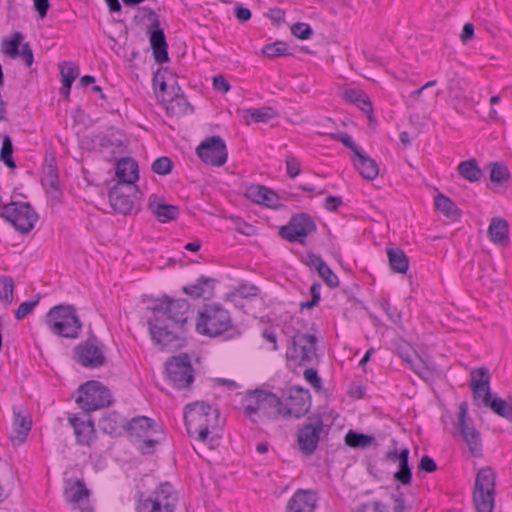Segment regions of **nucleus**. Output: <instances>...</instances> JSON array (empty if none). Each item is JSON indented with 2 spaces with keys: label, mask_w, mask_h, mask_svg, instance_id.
I'll list each match as a JSON object with an SVG mask.
<instances>
[{
  "label": "nucleus",
  "mask_w": 512,
  "mask_h": 512,
  "mask_svg": "<svg viewBox=\"0 0 512 512\" xmlns=\"http://www.w3.org/2000/svg\"><path fill=\"white\" fill-rule=\"evenodd\" d=\"M147 324L152 341L163 349L182 347L192 326L193 310L185 299L163 296L154 301Z\"/></svg>",
  "instance_id": "f257e3e1"
},
{
  "label": "nucleus",
  "mask_w": 512,
  "mask_h": 512,
  "mask_svg": "<svg viewBox=\"0 0 512 512\" xmlns=\"http://www.w3.org/2000/svg\"><path fill=\"white\" fill-rule=\"evenodd\" d=\"M184 421L190 437L206 442L209 435L220 428V413L207 402L195 401L185 406Z\"/></svg>",
  "instance_id": "f03ea898"
},
{
  "label": "nucleus",
  "mask_w": 512,
  "mask_h": 512,
  "mask_svg": "<svg viewBox=\"0 0 512 512\" xmlns=\"http://www.w3.org/2000/svg\"><path fill=\"white\" fill-rule=\"evenodd\" d=\"M244 415L253 423L260 419L282 418L281 399L275 393L263 389L249 390L242 398Z\"/></svg>",
  "instance_id": "7ed1b4c3"
},
{
  "label": "nucleus",
  "mask_w": 512,
  "mask_h": 512,
  "mask_svg": "<svg viewBox=\"0 0 512 512\" xmlns=\"http://www.w3.org/2000/svg\"><path fill=\"white\" fill-rule=\"evenodd\" d=\"M195 329L210 338L224 335L233 329L230 312L220 303L204 304L197 313Z\"/></svg>",
  "instance_id": "20e7f679"
},
{
  "label": "nucleus",
  "mask_w": 512,
  "mask_h": 512,
  "mask_svg": "<svg viewBox=\"0 0 512 512\" xmlns=\"http://www.w3.org/2000/svg\"><path fill=\"white\" fill-rule=\"evenodd\" d=\"M45 324L54 335L76 338L82 328L77 311L72 305H57L45 315Z\"/></svg>",
  "instance_id": "39448f33"
},
{
  "label": "nucleus",
  "mask_w": 512,
  "mask_h": 512,
  "mask_svg": "<svg viewBox=\"0 0 512 512\" xmlns=\"http://www.w3.org/2000/svg\"><path fill=\"white\" fill-rule=\"evenodd\" d=\"M496 478V472L490 466H485L478 470L472 494L477 512H493Z\"/></svg>",
  "instance_id": "423d86ee"
},
{
  "label": "nucleus",
  "mask_w": 512,
  "mask_h": 512,
  "mask_svg": "<svg viewBox=\"0 0 512 512\" xmlns=\"http://www.w3.org/2000/svg\"><path fill=\"white\" fill-rule=\"evenodd\" d=\"M177 498L170 483L165 482L159 485L153 492L146 495L139 493L137 500V512H174Z\"/></svg>",
  "instance_id": "0eeeda50"
},
{
  "label": "nucleus",
  "mask_w": 512,
  "mask_h": 512,
  "mask_svg": "<svg viewBox=\"0 0 512 512\" xmlns=\"http://www.w3.org/2000/svg\"><path fill=\"white\" fill-rule=\"evenodd\" d=\"M125 431L131 437L143 439L140 447L143 454L152 453L155 446L161 442L159 437H155L162 435L161 426L147 416H136L126 421Z\"/></svg>",
  "instance_id": "6e6552de"
},
{
  "label": "nucleus",
  "mask_w": 512,
  "mask_h": 512,
  "mask_svg": "<svg viewBox=\"0 0 512 512\" xmlns=\"http://www.w3.org/2000/svg\"><path fill=\"white\" fill-rule=\"evenodd\" d=\"M75 401L80 409L90 413L109 406L111 393L101 382L91 380L78 388Z\"/></svg>",
  "instance_id": "1a4fd4ad"
},
{
  "label": "nucleus",
  "mask_w": 512,
  "mask_h": 512,
  "mask_svg": "<svg viewBox=\"0 0 512 512\" xmlns=\"http://www.w3.org/2000/svg\"><path fill=\"white\" fill-rule=\"evenodd\" d=\"M318 339L310 333L297 331L290 339L286 351L287 360L294 361L300 366H307L317 359Z\"/></svg>",
  "instance_id": "9d476101"
},
{
  "label": "nucleus",
  "mask_w": 512,
  "mask_h": 512,
  "mask_svg": "<svg viewBox=\"0 0 512 512\" xmlns=\"http://www.w3.org/2000/svg\"><path fill=\"white\" fill-rule=\"evenodd\" d=\"M0 216L10 222L21 233L30 232L38 220V214L24 202H10L0 206Z\"/></svg>",
  "instance_id": "9b49d317"
},
{
  "label": "nucleus",
  "mask_w": 512,
  "mask_h": 512,
  "mask_svg": "<svg viewBox=\"0 0 512 512\" xmlns=\"http://www.w3.org/2000/svg\"><path fill=\"white\" fill-rule=\"evenodd\" d=\"M324 429V420L321 413L310 415L297 430V444L299 450L306 456L312 455L321 438Z\"/></svg>",
  "instance_id": "f8f14e48"
},
{
  "label": "nucleus",
  "mask_w": 512,
  "mask_h": 512,
  "mask_svg": "<svg viewBox=\"0 0 512 512\" xmlns=\"http://www.w3.org/2000/svg\"><path fill=\"white\" fill-rule=\"evenodd\" d=\"M282 419L301 418L311 407V395L308 389L290 387L281 397Z\"/></svg>",
  "instance_id": "ddd939ff"
},
{
  "label": "nucleus",
  "mask_w": 512,
  "mask_h": 512,
  "mask_svg": "<svg viewBox=\"0 0 512 512\" xmlns=\"http://www.w3.org/2000/svg\"><path fill=\"white\" fill-rule=\"evenodd\" d=\"M142 11L144 17L150 22L147 26V35L149 36L153 57L159 64L166 63L169 61L168 44L164 30L161 28L159 16L150 7H142Z\"/></svg>",
  "instance_id": "4468645a"
},
{
  "label": "nucleus",
  "mask_w": 512,
  "mask_h": 512,
  "mask_svg": "<svg viewBox=\"0 0 512 512\" xmlns=\"http://www.w3.org/2000/svg\"><path fill=\"white\" fill-rule=\"evenodd\" d=\"M317 225L307 213H297L291 216L288 223L279 228L278 234L290 243L305 244L306 238L315 232Z\"/></svg>",
  "instance_id": "2eb2a0df"
},
{
  "label": "nucleus",
  "mask_w": 512,
  "mask_h": 512,
  "mask_svg": "<svg viewBox=\"0 0 512 512\" xmlns=\"http://www.w3.org/2000/svg\"><path fill=\"white\" fill-rule=\"evenodd\" d=\"M165 370L169 381L177 389L188 388L194 381V369L190 357L186 353L168 360Z\"/></svg>",
  "instance_id": "dca6fc26"
},
{
  "label": "nucleus",
  "mask_w": 512,
  "mask_h": 512,
  "mask_svg": "<svg viewBox=\"0 0 512 512\" xmlns=\"http://www.w3.org/2000/svg\"><path fill=\"white\" fill-rule=\"evenodd\" d=\"M455 427L468 446L471 455L473 457L482 456L481 436L474 427L472 420L468 418V406L466 402H462L459 405L458 419Z\"/></svg>",
  "instance_id": "f3484780"
},
{
  "label": "nucleus",
  "mask_w": 512,
  "mask_h": 512,
  "mask_svg": "<svg viewBox=\"0 0 512 512\" xmlns=\"http://www.w3.org/2000/svg\"><path fill=\"white\" fill-rule=\"evenodd\" d=\"M196 154L205 164L216 167L224 165L228 157L226 144L218 135L201 142L196 148Z\"/></svg>",
  "instance_id": "a211bd4d"
},
{
  "label": "nucleus",
  "mask_w": 512,
  "mask_h": 512,
  "mask_svg": "<svg viewBox=\"0 0 512 512\" xmlns=\"http://www.w3.org/2000/svg\"><path fill=\"white\" fill-rule=\"evenodd\" d=\"M96 337L89 338L77 345L74 350V360L87 368H98L106 363V357L100 346L96 344Z\"/></svg>",
  "instance_id": "6ab92c4d"
},
{
  "label": "nucleus",
  "mask_w": 512,
  "mask_h": 512,
  "mask_svg": "<svg viewBox=\"0 0 512 512\" xmlns=\"http://www.w3.org/2000/svg\"><path fill=\"white\" fill-rule=\"evenodd\" d=\"M69 424L73 428L76 443L81 446L90 447L96 440V429L94 421L90 416L83 419L76 414L68 417Z\"/></svg>",
  "instance_id": "aec40b11"
},
{
  "label": "nucleus",
  "mask_w": 512,
  "mask_h": 512,
  "mask_svg": "<svg viewBox=\"0 0 512 512\" xmlns=\"http://www.w3.org/2000/svg\"><path fill=\"white\" fill-rule=\"evenodd\" d=\"M409 454L408 448L401 449L398 451L396 448L386 453V459L390 462H398V470L394 473L393 478L395 481L402 485H409L412 481V469L409 465Z\"/></svg>",
  "instance_id": "412c9836"
},
{
  "label": "nucleus",
  "mask_w": 512,
  "mask_h": 512,
  "mask_svg": "<svg viewBox=\"0 0 512 512\" xmlns=\"http://www.w3.org/2000/svg\"><path fill=\"white\" fill-rule=\"evenodd\" d=\"M13 432L10 436L11 441L19 444L23 443L31 428L32 417L23 406H13Z\"/></svg>",
  "instance_id": "4be33fe9"
},
{
  "label": "nucleus",
  "mask_w": 512,
  "mask_h": 512,
  "mask_svg": "<svg viewBox=\"0 0 512 512\" xmlns=\"http://www.w3.org/2000/svg\"><path fill=\"white\" fill-rule=\"evenodd\" d=\"M123 184L113 186L108 193L111 207L114 211L123 215L130 214L134 209V201L131 195L124 192Z\"/></svg>",
  "instance_id": "5701e85b"
},
{
  "label": "nucleus",
  "mask_w": 512,
  "mask_h": 512,
  "mask_svg": "<svg viewBox=\"0 0 512 512\" xmlns=\"http://www.w3.org/2000/svg\"><path fill=\"white\" fill-rule=\"evenodd\" d=\"M316 500L314 492L297 490L287 503V512H313Z\"/></svg>",
  "instance_id": "b1692460"
},
{
  "label": "nucleus",
  "mask_w": 512,
  "mask_h": 512,
  "mask_svg": "<svg viewBox=\"0 0 512 512\" xmlns=\"http://www.w3.org/2000/svg\"><path fill=\"white\" fill-rule=\"evenodd\" d=\"M217 283L215 278L201 275L193 284H187L182 287V291L188 296L197 298H211L214 294V288Z\"/></svg>",
  "instance_id": "393cba45"
},
{
  "label": "nucleus",
  "mask_w": 512,
  "mask_h": 512,
  "mask_svg": "<svg viewBox=\"0 0 512 512\" xmlns=\"http://www.w3.org/2000/svg\"><path fill=\"white\" fill-rule=\"evenodd\" d=\"M148 207L161 223L173 221L177 219L179 215V208L177 206L158 199L154 194L149 197Z\"/></svg>",
  "instance_id": "a878e982"
},
{
  "label": "nucleus",
  "mask_w": 512,
  "mask_h": 512,
  "mask_svg": "<svg viewBox=\"0 0 512 512\" xmlns=\"http://www.w3.org/2000/svg\"><path fill=\"white\" fill-rule=\"evenodd\" d=\"M116 176L118 184L132 185L139 179L137 162L129 157L120 159L116 164Z\"/></svg>",
  "instance_id": "bb28decb"
},
{
  "label": "nucleus",
  "mask_w": 512,
  "mask_h": 512,
  "mask_svg": "<svg viewBox=\"0 0 512 512\" xmlns=\"http://www.w3.org/2000/svg\"><path fill=\"white\" fill-rule=\"evenodd\" d=\"M351 160L354 168L364 179L374 180L378 176L379 166L377 162L361 151L352 156Z\"/></svg>",
  "instance_id": "cd10ccee"
},
{
  "label": "nucleus",
  "mask_w": 512,
  "mask_h": 512,
  "mask_svg": "<svg viewBox=\"0 0 512 512\" xmlns=\"http://www.w3.org/2000/svg\"><path fill=\"white\" fill-rule=\"evenodd\" d=\"M98 425L102 432L115 437L125 431L126 421L119 413L112 411L103 415Z\"/></svg>",
  "instance_id": "c85d7f7f"
},
{
  "label": "nucleus",
  "mask_w": 512,
  "mask_h": 512,
  "mask_svg": "<svg viewBox=\"0 0 512 512\" xmlns=\"http://www.w3.org/2000/svg\"><path fill=\"white\" fill-rule=\"evenodd\" d=\"M343 97L346 101L356 105L361 111L367 114L369 119L373 118L372 102L363 90L348 88L344 91Z\"/></svg>",
  "instance_id": "c756f323"
},
{
  "label": "nucleus",
  "mask_w": 512,
  "mask_h": 512,
  "mask_svg": "<svg viewBox=\"0 0 512 512\" xmlns=\"http://www.w3.org/2000/svg\"><path fill=\"white\" fill-rule=\"evenodd\" d=\"M180 87H177V91L173 92L170 98H162V102L166 105V110L172 115H186L193 112V107L190 105L188 100L181 94H179Z\"/></svg>",
  "instance_id": "7c9ffc66"
},
{
  "label": "nucleus",
  "mask_w": 512,
  "mask_h": 512,
  "mask_svg": "<svg viewBox=\"0 0 512 512\" xmlns=\"http://www.w3.org/2000/svg\"><path fill=\"white\" fill-rule=\"evenodd\" d=\"M436 210L452 221H457L462 215V211L456 206L454 201L442 193H438L434 198Z\"/></svg>",
  "instance_id": "2f4dec72"
},
{
  "label": "nucleus",
  "mask_w": 512,
  "mask_h": 512,
  "mask_svg": "<svg viewBox=\"0 0 512 512\" xmlns=\"http://www.w3.org/2000/svg\"><path fill=\"white\" fill-rule=\"evenodd\" d=\"M249 197L256 203L267 207L278 206V195L267 187L256 185L249 188Z\"/></svg>",
  "instance_id": "473e14b6"
},
{
  "label": "nucleus",
  "mask_w": 512,
  "mask_h": 512,
  "mask_svg": "<svg viewBox=\"0 0 512 512\" xmlns=\"http://www.w3.org/2000/svg\"><path fill=\"white\" fill-rule=\"evenodd\" d=\"M386 252L390 268L397 273H406L409 268V259L405 252L400 248L393 247H387Z\"/></svg>",
  "instance_id": "72a5a7b5"
},
{
  "label": "nucleus",
  "mask_w": 512,
  "mask_h": 512,
  "mask_svg": "<svg viewBox=\"0 0 512 512\" xmlns=\"http://www.w3.org/2000/svg\"><path fill=\"white\" fill-rule=\"evenodd\" d=\"M508 224L504 219L495 218L491 221L488 234L492 242L504 244L508 242Z\"/></svg>",
  "instance_id": "f704fd0d"
},
{
  "label": "nucleus",
  "mask_w": 512,
  "mask_h": 512,
  "mask_svg": "<svg viewBox=\"0 0 512 512\" xmlns=\"http://www.w3.org/2000/svg\"><path fill=\"white\" fill-rule=\"evenodd\" d=\"M260 289L254 284L241 282L233 288L227 295L230 301H237L238 299H251L259 295Z\"/></svg>",
  "instance_id": "c9c22d12"
},
{
  "label": "nucleus",
  "mask_w": 512,
  "mask_h": 512,
  "mask_svg": "<svg viewBox=\"0 0 512 512\" xmlns=\"http://www.w3.org/2000/svg\"><path fill=\"white\" fill-rule=\"evenodd\" d=\"M262 53L269 58L287 57L294 55V50L284 41H275L264 45Z\"/></svg>",
  "instance_id": "e433bc0d"
},
{
  "label": "nucleus",
  "mask_w": 512,
  "mask_h": 512,
  "mask_svg": "<svg viewBox=\"0 0 512 512\" xmlns=\"http://www.w3.org/2000/svg\"><path fill=\"white\" fill-rule=\"evenodd\" d=\"M459 174L469 182L478 181L482 175V171L478 166L476 159L462 161L458 165Z\"/></svg>",
  "instance_id": "4c0bfd02"
},
{
  "label": "nucleus",
  "mask_w": 512,
  "mask_h": 512,
  "mask_svg": "<svg viewBox=\"0 0 512 512\" xmlns=\"http://www.w3.org/2000/svg\"><path fill=\"white\" fill-rule=\"evenodd\" d=\"M376 303L392 324L395 326L402 325L401 311L396 306H393L388 298L381 296Z\"/></svg>",
  "instance_id": "58836bf2"
},
{
  "label": "nucleus",
  "mask_w": 512,
  "mask_h": 512,
  "mask_svg": "<svg viewBox=\"0 0 512 512\" xmlns=\"http://www.w3.org/2000/svg\"><path fill=\"white\" fill-rule=\"evenodd\" d=\"M345 443L349 447L364 448L375 443V438L354 430H349L345 435Z\"/></svg>",
  "instance_id": "ea45409f"
},
{
  "label": "nucleus",
  "mask_w": 512,
  "mask_h": 512,
  "mask_svg": "<svg viewBox=\"0 0 512 512\" xmlns=\"http://www.w3.org/2000/svg\"><path fill=\"white\" fill-rule=\"evenodd\" d=\"M24 39V35L21 32H13L9 39H4L2 42V50L11 58H17L19 54V47L22 45L21 42Z\"/></svg>",
  "instance_id": "a19ab883"
},
{
  "label": "nucleus",
  "mask_w": 512,
  "mask_h": 512,
  "mask_svg": "<svg viewBox=\"0 0 512 512\" xmlns=\"http://www.w3.org/2000/svg\"><path fill=\"white\" fill-rule=\"evenodd\" d=\"M13 144L12 140L8 135H5L2 139V146L0 150V161L4 163L10 169H15L16 164L13 159Z\"/></svg>",
  "instance_id": "79ce46f5"
},
{
  "label": "nucleus",
  "mask_w": 512,
  "mask_h": 512,
  "mask_svg": "<svg viewBox=\"0 0 512 512\" xmlns=\"http://www.w3.org/2000/svg\"><path fill=\"white\" fill-rule=\"evenodd\" d=\"M89 490L84 482L77 480L67 491V499L73 503H80V501L88 498Z\"/></svg>",
  "instance_id": "37998d69"
},
{
  "label": "nucleus",
  "mask_w": 512,
  "mask_h": 512,
  "mask_svg": "<svg viewBox=\"0 0 512 512\" xmlns=\"http://www.w3.org/2000/svg\"><path fill=\"white\" fill-rule=\"evenodd\" d=\"M510 178V173L506 165L494 162L491 164L490 180L493 183L503 184Z\"/></svg>",
  "instance_id": "c03bdc74"
},
{
  "label": "nucleus",
  "mask_w": 512,
  "mask_h": 512,
  "mask_svg": "<svg viewBox=\"0 0 512 512\" xmlns=\"http://www.w3.org/2000/svg\"><path fill=\"white\" fill-rule=\"evenodd\" d=\"M14 281L11 276H2L0 281V300L10 305L13 302Z\"/></svg>",
  "instance_id": "a18cd8bd"
},
{
  "label": "nucleus",
  "mask_w": 512,
  "mask_h": 512,
  "mask_svg": "<svg viewBox=\"0 0 512 512\" xmlns=\"http://www.w3.org/2000/svg\"><path fill=\"white\" fill-rule=\"evenodd\" d=\"M246 112L256 123L267 122L275 116L274 109L267 106L257 109H249Z\"/></svg>",
  "instance_id": "49530a36"
},
{
  "label": "nucleus",
  "mask_w": 512,
  "mask_h": 512,
  "mask_svg": "<svg viewBox=\"0 0 512 512\" xmlns=\"http://www.w3.org/2000/svg\"><path fill=\"white\" fill-rule=\"evenodd\" d=\"M59 67L62 81L74 82L79 75V67L74 62L65 61Z\"/></svg>",
  "instance_id": "de8ad7c7"
},
{
  "label": "nucleus",
  "mask_w": 512,
  "mask_h": 512,
  "mask_svg": "<svg viewBox=\"0 0 512 512\" xmlns=\"http://www.w3.org/2000/svg\"><path fill=\"white\" fill-rule=\"evenodd\" d=\"M42 184L48 186L51 189H58L59 177L57 167L50 164L42 177Z\"/></svg>",
  "instance_id": "09e8293b"
},
{
  "label": "nucleus",
  "mask_w": 512,
  "mask_h": 512,
  "mask_svg": "<svg viewBox=\"0 0 512 512\" xmlns=\"http://www.w3.org/2000/svg\"><path fill=\"white\" fill-rule=\"evenodd\" d=\"M291 33L298 39L307 40L313 35V30L309 24L297 22L291 26Z\"/></svg>",
  "instance_id": "8fccbe9b"
},
{
  "label": "nucleus",
  "mask_w": 512,
  "mask_h": 512,
  "mask_svg": "<svg viewBox=\"0 0 512 512\" xmlns=\"http://www.w3.org/2000/svg\"><path fill=\"white\" fill-rule=\"evenodd\" d=\"M173 163L170 158L162 156L152 163V171L159 175H166L171 172Z\"/></svg>",
  "instance_id": "3c124183"
},
{
  "label": "nucleus",
  "mask_w": 512,
  "mask_h": 512,
  "mask_svg": "<svg viewBox=\"0 0 512 512\" xmlns=\"http://www.w3.org/2000/svg\"><path fill=\"white\" fill-rule=\"evenodd\" d=\"M286 173L290 178H295L301 172L300 161L291 153L285 157Z\"/></svg>",
  "instance_id": "603ef678"
},
{
  "label": "nucleus",
  "mask_w": 512,
  "mask_h": 512,
  "mask_svg": "<svg viewBox=\"0 0 512 512\" xmlns=\"http://www.w3.org/2000/svg\"><path fill=\"white\" fill-rule=\"evenodd\" d=\"M356 512H390L388 505L380 500H373L360 505Z\"/></svg>",
  "instance_id": "864d4df0"
},
{
  "label": "nucleus",
  "mask_w": 512,
  "mask_h": 512,
  "mask_svg": "<svg viewBox=\"0 0 512 512\" xmlns=\"http://www.w3.org/2000/svg\"><path fill=\"white\" fill-rule=\"evenodd\" d=\"M330 137L333 140L341 142L345 147L349 148L352 151L353 156H355L357 152H360V149L357 147L352 137L346 132L333 133L330 134Z\"/></svg>",
  "instance_id": "5fc2aeb1"
},
{
  "label": "nucleus",
  "mask_w": 512,
  "mask_h": 512,
  "mask_svg": "<svg viewBox=\"0 0 512 512\" xmlns=\"http://www.w3.org/2000/svg\"><path fill=\"white\" fill-rule=\"evenodd\" d=\"M318 275L323 281L330 287L336 288L339 285L338 276L332 271V269L326 264L323 269L318 272Z\"/></svg>",
  "instance_id": "6e6d98bb"
},
{
  "label": "nucleus",
  "mask_w": 512,
  "mask_h": 512,
  "mask_svg": "<svg viewBox=\"0 0 512 512\" xmlns=\"http://www.w3.org/2000/svg\"><path fill=\"white\" fill-rule=\"evenodd\" d=\"M38 302L39 299L22 302L14 312L15 318L17 320H20L26 317L28 314L32 312V310L38 304Z\"/></svg>",
  "instance_id": "4d7b16f0"
},
{
  "label": "nucleus",
  "mask_w": 512,
  "mask_h": 512,
  "mask_svg": "<svg viewBox=\"0 0 512 512\" xmlns=\"http://www.w3.org/2000/svg\"><path fill=\"white\" fill-rule=\"evenodd\" d=\"M437 470V464L433 458L428 455H423L418 463V471L425 473H433Z\"/></svg>",
  "instance_id": "13d9d810"
},
{
  "label": "nucleus",
  "mask_w": 512,
  "mask_h": 512,
  "mask_svg": "<svg viewBox=\"0 0 512 512\" xmlns=\"http://www.w3.org/2000/svg\"><path fill=\"white\" fill-rule=\"evenodd\" d=\"M392 499L394 500L393 512H405V499L404 494L400 491V487H396L395 493L392 494Z\"/></svg>",
  "instance_id": "bf43d9fd"
},
{
  "label": "nucleus",
  "mask_w": 512,
  "mask_h": 512,
  "mask_svg": "<svg viewBox=\"0 0 512 512\" xmlns=\"http://www.w3.org/2000/svg\"><path fill=\"white\" fill-rule=\"evenodd\" d=\"M304 378L307 382H309L314 388H321V379L318 375V372L314 368H308L304 371Z\"/></svg>",
  "instance_id": "052dcab7"
},
{
  "label": "nucleus",
  "mask_w": 512,
  "mask_h": 512,
  "mask_svg": "<svg viewBox=\"0 0 512 512\" xmlns=\"http://www.w3.org/2000/svg\"><path fill=\"white\" fill-rule=\"evenodd\" d=\"M409 367L421 378L426 379L430 375H432V371L425 366L421 359H419L418 363H414L413 360L411 363H408Z\"/></svg>",
  "instance_id": "680f3d73"
},
{
  "label": "nucleus",
  "mask_w": 512,
  "mask_h": 512,
  "mask_svg": "<svg viewBox=\"0 0 512 512\" xmlns=\"http://www.w3.org/2000/svg\"><path fill=\"white\" fill-rule=\"evenodd\" d=\"M18 57L23 59L27 67H31L34 61V57L29 43H24L21 45V50H19Z\"/></svg>",
  "instance_id": "e2e57ef3"
},
{
  "label": "nucleus",
  "mask_w": 512,
  "mask_h": 512,
  "mask_svg": "<svg viewBox=\"0 0 512 512\" xmlns=\"http://www.w3.org/2000/svg\"><path fill=\"white\" fill-rule=\"evenodd\" d=\"M231 85L230 83L222 76V75H216L213 77V89L221 92L226 93L230 90Z\"/></svg>",
  "instance_id": "0e129e2a"
},
{
  "label": "nucleus",
  "mask_w": 512,
  "mask_h": 512,
  "mask_svg": "<svg viewBox=\"0 0 512 512\" xmlns=\"http://www.w3.org/2000/svg\"><path fill=\"white\" fill-rule=\"evenodd\" d=\"M308 262L307 264L317 270L319 272L326 265L325 261L322 259L320 255L309 252L307 254Z\"/></svg>",
  "instance_id": "69168bd1"
},
{
  "label": "nucleus",
  "mask_w": 512,
  "mask_h": 512,
  "mask_svg": "<svg viewBox=\"0 0 512 512\" xmlns=\"http://www.w3.org/2000/svg\"><path fill=\"white\" fill-rule=\"evenodd\" d=\"M343 204L340 196L330 195L325 199L324 208L328 211H336Z\"/></svg>",
  "instance_id": "338daca9"
},
{
  "label": "nucleus",
  "mask_w": 512,
  "mask_h": 512,
  "mask_svg": "<svg viewBox=\"0 0 512 512\" xmlns=\"http://www.w3.org/2000/svg\"><path fill=\"white\" fill-rule=\"evenodd\" d=\"M33 7L40 18H44L50 8L49 0H33Z\"/></svg>",
  "instance_id": "774afa93"
}]
</instances>
